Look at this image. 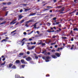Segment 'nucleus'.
<instances>
[{"label":"nucleus","mask_w":78,"mask_h":78,"mask_svg":"<svg viewBox=\"0 0 78 78\" xmlns=\"http://www.w3.org/2000/svg\"><path fill=\"white\" fill-rule=\"evenodd\" d=\"M20 61L22 64H28V63L26 62L25 61L24 59H22L20 60Z\"/></svg>","instance_id":"1"},{"label":"nucleus","mask_w":78,"mask_h":78,"mask_svg":"<svg viewBox=\"0 0 78 78\" xmlns=\"http://www.w3.org/2000/svg\"><path fill=\"white\" fill-rule=\"evenodd\" d=\"M26 60L27 61H30L32 60V58L30 57H29L26 58Z\"/></svg>","instance_id":"2"},{"label":"nucleus","mask_w":78,"mask_h":78,"mask_svg":"<svg viewBox=\"0 0 78 78\" xmlns=\"http://www.w3.org/2000/svg\"><path fill=\"white\" fill-rule=\"evenodd\" d=\"M36 14V12L30 13V15H28V16H34V15H35Z\"/></svg>","instance_id":"3"},{"label":"nucleus","mask_w":78,"mask_h":78,"mask_svg":"<svg viewBox=\"0 0 78 78\" xmlns=\"http://www.w3.org/2000/svg\"><path fill=\"white\" fill-rule=\"evenodd\" d=\"M13 65V64L12 63H10L9 64V66L8 67V65H7V67H8L9 69V68H11V67H12V66Z\"/></svg>","instance_id":"4"},{"label":"nucleus","mask_w":78,"mask_h":78,"mask_svg":"<svg viewBox=\"0 0 78 78\" xmlns=\"http://www.w3.org/2000/svg\"><path fill=\"white\" fill-rule=\"evenodd\" d=\"M55 55L57 57H59L60 56V54H59V53L56 52L55 53Z\"/></svg>","instance_id":"5"},{"label":"nucleus","mask_w":78,"mask_h":78,"mask_svg":"<svg viewBox=\"0 0 78 78\" xmlns=\"http://www.w3.org/2000/svg\"><path fill=\"white\" fill-rule=\"evenodd\" d=\"M51 57H52V58H54V59H56L57 58V56H56V55H51Z\"/></svg>","instance_id":"6"},{"label":"nucleus","mask_w":78,"mask_h":78,"mask_svg":"<svg viewBox=\"0 0 78 78\" xmlns=\"http://www.w3.org/2000/svg\"><path fill=\"white\" fill-rule=\"evenodd\" d=\"M33 21H34V20H29L28 21H27V22H26V24H27V23H29V22H33Z\"/></svg>","instance_id":"7"},{"label":"nucleus","mask_w":78,"mask_h":78,"mask_svg":"<svg viewBox=\"0 0 78 78\" xmlns=\"http://www.w3.org/2000/svg\"><path fill=\"white\" fill-rule=\"evenodd\" d=\"M64 9H65V7H64L62 8L60 11V12H62V11H64Z\"/></svg>","instance_id":"8"},{"label":"nucleus","mask_w":78,"mask_h":78,"mask_svg":"<svg viewBox=\"0 0 78 78\" xmlns=\"http://www.w3.org/2000/svg\"><path fill=\"white\" fill-rule=\"evenodd\" d=\"M7 8V7H4L3 8H2V11H5L6 10V8Z\"/></svg>","instance_id":"9"},{"label":"nucleus","mask_w":78,"mask_h":78,"mask_svg":"<svg viewBox=\"0 0 78 78\" xmlns=\"http://www.w3.org/2000/svg\"><path fill=\"white\" fill-rule=\"evenodd\" d=\"M15 62L16 64H19L20 63V60H17Z\"/></svg>","instance_id":"10"},{"label":"nucleus","mask_w":78,"mask_h":78,"mask_svg":"<svg viewBox=\"0 0 78 78\" xmlns=\"http://www.w3.org/2000/svg\"><path fill=\"white\" fill-rule=\"evenodd\" d=\"M18 17H19L18 20H20V19L22 18V16H21V15H19Z\"/></svg>","instance_id":"11"},{"label":"nucleus","mask_w":78,"mask_h":78,"mask_svg":"<svg viewBox=\"0 0 78 78\" xmlns=\"http://www.w3.org/2000/svg\"><path fill=\"white\" fill-rule=\"evenodd\" d=\"M4 41L5 42H7V40H6V39H3L1 41V42H4Z\"/></svg>","instance_id":"12"},{"label":"nucleus","mask_w":78,"mask_h":78,"mask_svg":"<svg viewBox=\"0 0 78 78\" xmlns=\"http://www.w3.org/2000/svg\"><path fill=\"white\" fill-rule=\"evenodd\" d=\"M16 78H20V76L19 75H15Z\"/></svg>","instance_id":"13"},{"label":"nucleus","mask_w":78,"mask_h":78,"mask_svg":"<svg viewBox=\"0 0 78 78\" xmlns=\"http://www.w3.org/2000/svg\"><path fill=\"white\" fill-rule=\"evenodd\" d=\"M25 9V11L26 12H27V11H29V10H30V9Z\"/></svg>","instance_id":"14"},{"label":"nucleus","mask_w":78,"mask_h":78,"mask_svg":"<svg viewBox=\"0 0 78 78\" xmlns=\"http://www.w3.org/2000/svg\"><path fill=\"white\" fill-rule=\"evenodd\" d=\"M12 69H16V66H15V65H13L12 66Z\"/></svg>","instance_id":"15"},{"label":"nucleus","mask_w":78,"mask_h":78,"mask_svg":"<svg viewBox=\"0 0 78 78\" xmlns=\"http://www.w3.org/2000/svg\"><path fill=\"white\" fill-rule=\"evenodd\" d=\"M24 21H25V20L24 19L23 20L20 21V23H23V22Z\"/></svg>","instance_id":"16"},{"label":"nucleus","mask_w":78,"mask_h":78,"mask_svg":"<svg viewBox=\"0 0 78 78\" xmlns=\"http://www.w3.org/2000/svg\"><path fill=\"white\" fill-rule=\"evenodd\" d=\"M5 63H6V62L4 61L3 63H2L1 64V66H3V65H5Z\"/></svg>","instance_id":"17"},{"label":"nucleus","mask_w":78,"mask_h":78,"mask_svg":"<svg viewBox=\"0 0 78 78\" xmlns=\"http://www.w3.org/2000/svg\"><path fill=\"white\" fill-rule=\"evenodd\" d=\"M35 58L36 59H38V56H37L36 55L35 56Z\"/></svg>","instance_id":"18"},{"label":"nucleus","mask_w":78,"mask_h":78,"mask_svg":"<svg viewBox=\"0 0 78 78\" xmlns=\"http://www.w3.org/2000/svg\"><path fill=\"white\" fill-rule=\"evenodd\" d=\"M4 20V19H3V17H0V20H1V21H2V20Z\"/></svg>","instance_id":"19"},{"label":"nucleus","mask_w":78,"mask_h":78,"mask_svg":"<svg viewBox=\"0 0 78 78\" xmlns=\"http://www.w3.org/2000/svg\"><path fill=\"white\" fill-rule=\"evenodd\" d=\"M73 47H74V45L73 44L72 45V47L71 48V50H73Z\"/></svg>","instance_id":"20"},{"label":"nucleus","mask_w":78,"mask_h":78,"mask_svg":"<svg viewBox=\"0 0 78 78\" xmlns=\"http://www.w3.org/2000/svg\"><path fill=\"white\" fill-rule=\"evenodd\" d=\"M46 50H44V51H43V52H42V53H43V54H44V53H46Z\"/></svg>","instance_id":"21"},{"label":"nucleus","mask_w":78,"mask_h":78,"mask_svg":"<svg viewBox=\"0 0 78 78\" xmlns=\"http://www.w3.org/2000/svg\"><path fill=\"white\" fill-rule=\"evenodd\" d=\"M73 30H74V31H78V28H75L73 29Z\"/></svg>","instance_id":"22"},{"label":"nucleus","mask_w":78,"mask_h":78,"mask_svg":"<svg viewBox=\"0 0 78 78\" xmlns=\"http://www.w3.org/2000/svg\"><path fill=\"white\" fill-rule=\"evenodd\" d=\"M46 58L47 59H50V57H49V56H48L46 57Z\"/></svg>","instance_id":"23"},{"label":"nucleus","mask_w":78,"mask_h":78,"mask_svg":"<svg viewBox=\"0 0 78 78\" xmlns=\"http://www.w3.org/2000/svg\"><path fill=\"white\" fill-rule=\"evenodd\" d=\"M8 12L7 11L6 12L5 16H6L7 15H8Z\"/></svg>","instance_id":"24"},{"label":"nucleus","mask_w":78,"mask_h":78,"mask_svg":"<svg viewBox=\"0 0 78 78\" xmlns=\"http://www.w3.org/2000/svg\"><path fill=\"white\" fill-rule=\"evenodd\" d=\"M50 24H50V23H48L47 24V25H48V26H50Z\"/></svg>","instance_id":"25"},{"label":"nucleus","mask_w":78,"mask_h":78,"mask_svg":"<svg viewBox=\"0 0 78 78\" xmlns=\"http://www.w3.org/2000/svg\"><path fill=\"white\" fill-rule=\"evenodd\" d=\"M55 12H60V10H56L55 11Z\"/></svg>","instance_id":"26"},{"label":"nucleus","mask_w":78,"mask_h":78,"mask_svg":"<svg viewBox=\"0 0 78 78\" xmlns=\"http://www.w3.org/2000/svg\"><path fill=\"white\" fill-rule=\"evenodd\" d=\"M30 62L31 63V64H34V62H33V61H31Z\"/></svg>","instance_id":"27"},{"label":"nucleus","mask_w":78,"mask_h":78,"mask_svg":"<svg viewBox=\"0 0 78 78\" xmlns=\"http://www.w3.org/2000/svg\"><path fill=\"white\" fill-rule=\"evenodd\" d=\"M19 55H23V53H20Z\"/></svg>","instance_id":"28"},{"label":"nucleus","mask_w":78,"mask_h":78,"mask_svg":"<svg viewBox=\"0 0 78 78\" xmlns=\"http://www.w3.org/2000/svg\"><path fill=\"white\" fill-rule=\"evenodd\" d=\"M49 9H44V10H43V11H47V10H48Z\"/></svg>","instance_id":"29"},{"label":"nucleus","mask_w":78,"mask_h":78,"mask_svg":"<svg viewBox=\"0 0 78 78\" xmlns=\"http://www.w3.org/2000/svg\"><path fill=\"white\" fill-rule=\"evenodd\" d=\"M26 39L25 38H24L20 42H23L24 40H25Z\"/></svg>","instance_id":"30"},{"label":"nucleus","mask_w":78,"mask_h":78,"mask_svg":"<svg viewBox=\"0 0 78 78\" xmlns=\"http://www.w3.org/2000/svg\"><path fill=\"white\" fill-rule=\"evenodd\" d=\"M62 7V5H60L58 6V9L61 8Z\"/></svg>","instance_id":"31"},{"label":"nucleus","mask_w":78,"mask_h":78,"mask_svg":"<svg viewBox=\"0 0 78 78\" xmlns=\"http://www.w3.org/2000/svg\"><path fill=\"white\" fill-rule=\"evenodd\" d=\"M7 4V5H11V2H9Z\"/></svg>","instance_id":"32"},{"label":"nucleus","mask_w":78,"mask_h":78,"mask_svg":"<svg viewBox=\"0 0 78 78\" xmlns=\"http://www.w3.org/2000/svg\"><path fill=\"white\" fill-rule=\"evenodd\" d=\"M42 42H41L40 43H39V42H38L37 43V44H38V45H40L41 44H42Z\"/></svg>","instance_id":"33"},{"label":"nucleus","mask_w":78,"mask_h":78,"mask_svg":"<svg viewBox=\"0 0 78 78\" xmlns=\"http://www.w3.org/2000/svg\"><path fill=\"white\" fill-rule=\"evenodd\" d=\"M25 65H22V68H24V67H25Z\"/></svg>","instance_id":"34"},{"label":"nucleus","mask_w":78,"mask_h":78,"mask_svg":"<svg viewBox=\"0 0 78 78\" xmlns=\"http://www.w3.org/2000/svg\"><path fill=\"white\" fill-rule=\"evenodd\" d=\"M34 47H35V46H32L31 48V49L32 50L33 49H34Z\"/></svg>","instance_id":"35"},{"label":"nucleus","mask_w":78,"mask_h":78,"mask_svg":"<svg viewBox=\"0 0 78 78\" xmlns=\"http://www.w3.org/2000/svg\"><path fill=\"white\" fill-rule=\"evenodd\" d=\"M14 22V21L13 20H12L11 23H10V25H11L12 23H13Z\"/></svg>","instance_id":"36"},{"label":"nucleus","mask_w":78,"mask_h":78,"mask_svg":"<svg viewBox=\"0 0 78 78\" xmlns=\"http://www.w3.org/2000/svg\"><path fill=\"white\" fill-rule=\"evenodd\" d=\"M29 27V26H28V24H26L25 25V27Z\"/></svg>","instance_id":"37"},{"label":"nucleus","mask_w":78,"mask_h":78,"mask_svg":"<svg viewBox=\"0 0 78 78\" xmlns=\"http://www.w3.org/2000/svg\"><path fill=\"white\" fill-rule=\"evenodd\" d=\"M23 11V9H20V12H22Z\"/></svg>","instance_id":"38"},{"label":"nucleus","mask_w":78,"mask_h":78,"mask_svg":"<svg viewBox=\"0 0 78 78\" xmlns=\"http://www.w3.org/2000/svg\"><path fill=\"white\" fill-rule=\"evenodd\" d=\"M62 39H67V37H62Z\"/></svg>","instance_id":"39"},{"label":"nucleus","mask_w":78,"mask_h":78,"mask_svg":"<svg viewBox=\"0 0 78 78\" xmlns=\"http://www.w3.org/2000/svg\"><path fill=\"white\" fill-rule=\"evenodd\" d=\"M30 51H27V55H30Z\"/></svg>","instance_id":"40"},{"label":"nucleus","mask_w":78,"mask_h":78,"mask_svg":"<svg viewBox=\"0 0 78 78\" xmlns=\"http://www.w3.org/2000/svg\"><path fill=\"white\" fill-rule=\"evenodd\" d=\"M74 38V37H72L71 40V41H73Z\"/></svg>","instance_id":"41"},{"label":"nucleus","mask_w":78,"mask_h":78,"mask_svg":"<svg viewBox=\"0 0 78 78\" xmlns=\"http://www.w3.org/2000/svg\"><path fill=\"white\" fill-rule=\"evenodd\" d=\"M22 5H23V6H26L27 5V4H23Z\"/></svg>","instance_id":"42"},{"label":"nucleus","mask_w":78,"mask_h":78,"mask_svg":"<svg viewBox=\"0 0 78 78\" xmlns=\"http://www.w3.org/2000/svg\"><path fill=\"white\" fill-rule=\"evenodd\" d=\"M53 20H56V17L53 18Z\"/></svg>","instance_id":"43"},{"label":"nucleus","mask_w":78,"mask_h":78,"mask_svg":"<svg viewBox=\"0 0 78 78\" xmlns=\"http://www.w3.org/2000/svg\"><path fill=\"white\" fill-rule=\"evenodd\" d=\"M2 4L4 5H6V2H3V3H2Z\"/></svg>","instance_id":"44"},{"label":"nucleus","mask_w":78,"mask_h":78,"mask_svg":"<svg viewBox=\"0 0 78 78\" xmlns=\"http://www.w3.org/2000/svg\"><path fill=\"white\" fill-rule=\"evenodd\" d=\"M45 61L46 62H49V61H50V60H49L46 59L45 60Z\"/></svg>","instance_id":"45"},{"label":"nucleus","mask_w":78,"mask_h":78,"mask_svg":"<svg viewBox=\"0 0 78 78\" xmlns=\"http://www.w3.org/2000/svg\"><path fill=\"white\" fill-rule=\"evenodd\" d=\"M55 37H56V36H55V35H53L52 36V38L53 39H54V38H55Z\"/></svg>","instance_id":"46"},{"label":"nucleus","mask_w":78,"mask_h":78,"mask_svg":"<svg viewBox=\"0 0 78 78\" xmlns=\"http://www.w3.org/2000/svg\"><path fill=\"white\" fill-rule=\"evenodd\" d=\"M22 46H23V45H24V44H25V42L24 41H23L22 43Z\"/></svg>","instance_id":"47"},{"label":"nucleus","mask_w":78,"mask_h":78,"mask_svg":"<svg viewBox=\"0 0 78 78\" xmlns=\"http://www.w3.org/2000/svg\"><path fill=\"white\" fill-rule=\"evenodd\" d=\"M47 32H48V33H51V30H47Z\"/></svg>","instance_id":"48"},{"label":"nucleus","mask_w":78,"mask_h":78,"mask_svg":"<svg viewBox=\"0 0 78 78\" xmlns=\"http://www.w3.org/2000/svg\"><path fill=\"white\" fill-rule=\"evenodd\" d=\"M53 1L54 3H56V1H57V0H53Z\"/></svg>","instance_id":"49"},{"label":"nucleus","mask_w":78,"mask_h":78,"mask_svg":"<svg viewBox=\"0 0 78 78\" xmlns=\"http://www.w3.org/2000/svg\"><path fill=\"white\" fill-rule=\"evenodd\" d=\"M16 30H14V31L12 32L11 33L12 34V33H14V32H16Z\"/></svg>","instance_id":"50"},{"label":"nucleus","mask_w":78,"mask_h":78,"mask_svg":"<svg viewBox=\"0 0 78 78\" xmlns=\"http://www.w3.org/2000/svg\"><path fill=\"white\" fill-rule=\"evenodd\" d=\"M42 45L43 46H44V45H45V43H42Z\"/></svg>","instance_id":"51"},{"label":"nucleus","mask_w":78,"mask_h":78,"mask_svg":"<svg viewBox=\"0 0 78 78\" xmlns=\"http://www.w3.org/2000/svg\"><path fill=\"white\" fill-rule=\"evenodd\" d=\"M3 24H5V23H6V22L5 21H4V22H2Z\"/></svg>","instance_id":"52"},{"label":"nucleus","mask_w":78,"mask_h":78,"mask_svg":"<svg viewBox=\"0 0 78 78\" xmlns=\"http://www.w3.org/2000/svg\"><path fill=\"white\" fill-rule=\"evenodd\" d=\"M28 50H32L31 49V48L30 47H28Z\"/></svg>","instance_id":"53"},{"label":"nucleus","mask_w":78,"mask_h":78,"mask_svg":"<svg viewBox=\"0 0 78 78\" xmlns=\"http://www.w3.org/2000/svg\"><path fill=\"white\" fill-rule=\"evenodd\" d=\"M42 58L43 59H45V58H46V57H43Z\"/></svg>","instance_id":"54"},{"label":"nucleus","mask_w":78,"mask_h":78,"mask_svg":"<svg viewBox=\"0 0 78 78\" xmlns=\"http://www.w3.org/2000/svg\"><path fill=\"white\" fill-rule=\"evenodd\" d=\"M70 47V45H68L67 46V48H69Z\"/></svg>","instance_id":"55"},{"label":"nucleus","mask_w":78,"mask_h":78,"mask_svg":"<svg viewBox=\"0 0 78 78\" xmlns=\"http://www.w3.org/2000/svg\"><path fill=\"white\" fill-rule=\"evenodd\" d=\"M47 8H53V7H51V6H47Z\"/></svg>","instance_id":"56"},{"label":"nucleus","mask_w":78,"mask_h":78,"mask_svg":"<svg viewBox=\"0 0 78 78\" xmlns=\"http://www.w3.org/2000/svg\"><path fill=\"white\" fill-rule=\"evenodd\" d=\"M59 22H56V25H58V24H59Z\"/></svg>","instance_id":"57"},{"label":"nucleus","mask_w":78,"mask_h":78,"mask_svg":"<svg viewBox=\"0 0 78 78\" xmlns=\"http://www.w3.org/2000/svg\"><path fill=\"white\" fill-rule=\"evenodd\" d=\"M37 33L38 34H39V32L38 31H37Z\"/></svg>","instance_id":"58"},{"label":"nucleus","mask_w":78,"mask_h":78,"mask_svg":"<svg viewBox=\"0 0 78 78\" xmlns=\"http://www.w3.org/2000/svg\"><path fill=\"white\" fill-rule=\"evenodd\" d=\"M51 51L52 52H55V51L54 50H52Z\"/></svg>","instance_id":"59"},{"label":"nucleus","mask_w":78,"mask_h":78,"mask_svg":"<svg viewBox=\"0 0 78 78\" xmlns=\"http://www.w3.org/2000/svg\"><path fill=\"white\" fill-rule=\"evenodd\" d=\"M23 34L24 35H26V34H27V33L24 32L23 33Z\"/></svg>","instance_id":"60"},{"label":"nucleus","mask_w":78,"mask_h":78,"mask_svg":"<svg viewBox=\"0 0 78 78\" xmlns=\"http://www.w3.org/2000/svg\"><path fill=\"white\" fill-rule=\"evenodd\" d=\"M76 16H78V12H76Z\"/></svg>","instance_id":"61"},{"label":"nucleus","mask_w":78,"mask_h":78,"mask_svg":"<svg viewBox=\"0 0 78 78\" xmlns=\"http://www.w3.org/2000/svg\"><path fill=\"white\" fill-rule=\"evenodd\" d=\"M46 76H50V75H49L48 74H47V75H46Z\"/></svg>","instance_id":"62"},{"label":"nucleus","mask_w":78,"mask_h":78,"mask_svg":"<svg viewBox=\"0 0 78 78\" xmlns=\"http://www.w3.org/2000/svg\"><path fill=\"white\" fill-rule=\"evenodd\" d=\"M33 26H34V27H36V24H34V25H33Z\"/></svg>","instance_id":"63"},{"label":"nucleus","mask_w":78,"mask_h":78,"mask_svg":"<svg viewBox=\"0 0 78 78\" xmlns=\"http://www.w3.org/2000/svg\"><path fill=\"white\" fill-rule=\"evenodd\" d=\"M56 32H60V31H59V30H56Z\"/></svg>","instance_id":"64"}]
</instances>
